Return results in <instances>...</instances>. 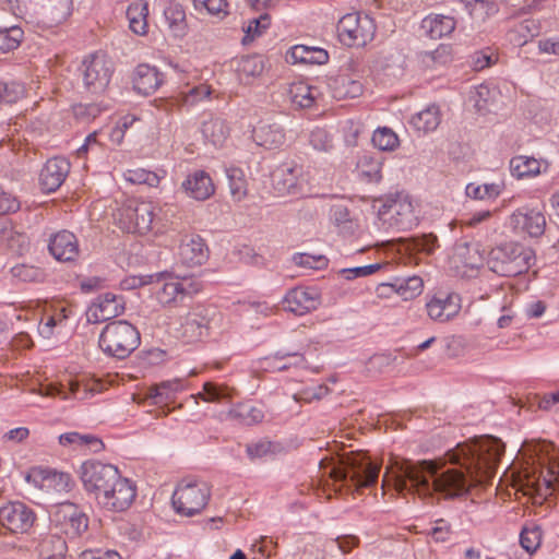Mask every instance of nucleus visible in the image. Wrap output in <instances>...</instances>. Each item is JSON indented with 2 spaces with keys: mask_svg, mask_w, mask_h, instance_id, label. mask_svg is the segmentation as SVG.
<instances>
[{
  "mask_svg": "<svg viewBox=\"0 0 559 559\" xmlns=\"http://www.w3.org/2000/svg\"><path fill=\"white\" fill-rule=\"evenodd\" d=\"M503 452L500 439L484 437L451 450L450 465L441 460L394 461L383 486L392 485L401 496L409 493L428 502L461 498L493 477Z\"/></svg>",
  "mask_w": 559,
  "mask_h": 559,
  "instance_id": "obj_1",
  "label": "nucleus"
},
{
  "mask_svg": "<svg viewBox=\"0 0 559 559\" xmlns=\"http://www.w3.org/2000/svg\"><path fill=\"white\" fill-rule=\"evenodd\" d=\"M523 464L519 472L527 493L547 498L559 489V449L548 441H525L520 450Z\"/></svg>",
  "mask_w": 559,
  "mask_h": 559,
  "instance_id": "obj_2",
  "label": "nucleus"
},
{
  "mask_svg": "<svg viewBox=\"0 0 559 559\" xmlns=\"http://www.w3.org/2000/svg\"><path fill=\"white\" fill-rule=\"evenodd\" d=\"M322 477L333 480L334 491L355 492L360 488L370 487L378 480L380 465L362 453L343 455L336 462H320Z\"/></svg>",
  "mask_w": 559,
  "mask_h": 559,
  "instance_id": "obj_3",
  "label": "nucleus"
},
{
  "mask_svg": "<svg viewBox=\"0 0 559 559\" xmlns=\"http://www.w3.org/2000/svg\"><path fill=\"white\" fill-rule=\"evenodd\" d=\"M535 261L531 248L518 242H506L492 248L488 253L487 265L501 276H518L525 273Z\"/></svg>",
  "mask_w": 559,
  "mask_h": 559,
  "instance_id": "obj_4",
  "label": "nucleus"
},
{
  "mask_svg": "<svg viewBox=\"0 0 559 559\" xmlns=\"http://www.w3.org/2000/svg\"><path fill=\"white\" fill-rule=\"evenodd\" d=\"M140 343V332L126 320L107 323L98 340L102 352L117 359L129 357L139 347Z\"/></svg>",
  "mask_w": 559,
  "mask_h": 559,
  "instance_id": "obj_5",
  "label": "nucleus"
},
{
  "mask_svg": "<svg viewBox=\"0 0 559 559\" xmlns=\"http://www.w3.org/2000/svg\"><path fill=\"white\" fill-rule=\"evenodd\" d=\"M151 284L163 307H177L202 288V284L192 277H177L166 272L152 275Z\"/></svg>",
  "mask_w": 559,
  "mask_h": 559,
  "instance_id": "obj_6",
  "label": "nucleus"
},
{
  "mask_svg": "<svg viewBox=\"0 0 559 559\" xmlns=\"http://www.w3.org/2000/svg\"><path fill=\"white\" fill-rule=\"evenodd\" d=\"M378 217L383 225L399 230H407L417 225V215L408 194L397 192L380 199Z\"/></svg>",
  "mask_w": 559,
  "mask_h": 559,
  "instance_id": "obj_7",
  "label": "nucleus"
},
{
  "mask_svg": "<svg viewBox=\"0 0 559 559\" xmlns=\"http://www.w3.org/2000/svg\"><path fill=\"white\" fill-rule=\"evenodd\" d=\"M211 498V486L203 480L185 478L173 493V506L177 513L193 516L200 513Z\"/></svg>",
  "mask_w": 559,
  "mask_h": 559,
  "instance_id": "obj_8",
  "label": "nucleus"
},
{
  "mask_svg": "<svg viewBox=\"0 0 559 559\" xmlns=\"http://www.w3.org/2000/svg\"><path fill=\"white\" fill-rule=\"evenodd\" d=\"M156 206L148 201L128 200L116 214L118 226L133 234H146L152 229Z\"/></svg>",
  "mask_w": 559,
  "mask_h": 559,
  "instance_id": "obj_9",
  "label": "nucleus"
},
{
  "mask_svg": "<svg viewBox=\"0 0 559 559\" xmlns=\"http://www.w3.org/2000/svg\"><path fill=\"white\" fill-rule=\"evenodd\" d=\"M340 41L347 47H362L373 39L376 25L369 15L348 13L337 23Z\"/></svg>",
  "mask_w": 559,
  "mask_h": 559,
  "instance_id": "obj_10",
  "label": "nucleus"
},
{
  "mask_svg": "<svg viewBox=\"0 0 559 559\" xmlns=\"http://www.w3.org/2000/svg\"><path fill=\"white\" fill-rule=\"evenodd\" d=\"M119 475L120 472L116 466L94 460L84 462L80 467L83 487L88 493L94 495L95 500L100 497L103 490L110 487V484Z\"/></svg>",
  "mask_w": 559,
  "mask_h": 559,
  "instance_id": "obj_11",
  "label": "nucleus"
},
{
  "mask_svg": "<svg viewBox=\"0 0 559 559\" xmlns=\"http://www.w3.org/2000/svg\"><path fill=\"white\" fill-rule=\"evenodd\" d=\"M52 524L69 538H78L88 528V516L73 502H62L51 513Z\"/></svg>",
  "mask_w": 559,
  "mask_h": 559,
  "instance_id": "obj_12",
  "label": "nucleus"
},
{
  "mask_svg": "<svg viewBox=\"0 0 559 559\" xmlns=\"http://www.w3.org/2000/svg\"><path fill=\"white\" fill-rule=\"evenodd\" d=\"M114 66L104 53H94L82 63L84 87L91 94H102L110 82Z\"/></svg>",
  "mask_w": 559,
  "mask_h": 559,
  "instance_id": "obj_13",
  "label": "nucleus"
},
{
  "mask_svg": "<svg viewBox=\"0 0 559 559\" xmlns=\"http://www.w3.org/2000/svg\"><path fill=\"white\" fill-rule=\"evenodd\" d=\"M135 497L136 486L120 474L108 489L103 490L96 502L108 511L122 512L130 508Z\"/></svg>",
  "mask_w": 559,
  "mask_h": 559,
  "instance_id": "obj_14",
  "label": "nucleus"
},
{
  "mask_svg": "<svg viewBox=\"0 0 559 559\" xmlns=\"http://www.w3.org/2000/svg\"><path fill=\"white\" fill-rule=\"evenodd\" d=\"M484 254L485 250L479 242L461 241L454 247L451 264L459 275L471 277L484 265Z\"/></svg>",
  "mask_w": 559,
  "mask_h": 559,
  "instance_id": "obj_15",
  "label": "nucleus"
},
{
  "mask_svg": "<svg viewBox=\"0 0 559 559\" xmlns=\"http://www.w3.org/2000/svg\"><path fill=\"white\" fill-rule=\"evenodd\" d=\"M35 521V512L23 502H8L0 508V525L12 534L29 532Z\"/></svg>",
  "mask_w": 559,
  "mask_h": 559,
  "instance_id": "obj_16",
  "label": "nucleus"
},
{
  "mask_svg": "<svg viewBox=\"0 0 559 559\" xmlns=\"http://www.w3.org/2000/svg\"><path fill=\"white\" fill-rule=\"evenodd\" d=\"M509 226L513 233L519 236L536 238L542 236L545 231L546 217L544 213L537 209L522 206L510 215Z\"/></svg>",
  "mask_w": 559,
  "mask_h": 559,
  "instance_id": "obj_17",
  "label": "nucleus"
},
{
  "mask_svg": "<svg viewBox=\"0 0 559 559\" xmlns=\"http://www.w3.org/2000/svg\"><path fill=\"white\" fill-rule=\"evenodd\" d=\"M461 297L454 292L438 290L428 297L426 311L428 317L437 322H448L455 318L461 310Z\"/></svg>",
  "mask_w": 559,
  "mask_h": 559,
  "instance_id": "obj_18",
  "label": "nucleus"
},
{
  "mask_svg": "<svg viewBox=\"0 0 559 559\" xmlns=\"http://www.w3.org/2000/svg\"><path fill=\"white\" fill-rule=\"evenodd\" d=\"M283 305L285 310L304 316L319 307L320 293L313 287H296L287 293Z\"/></svg>",
  "mask_w": 559,
  "mask_h": 559,
  "instance_id": "obj_19",
  "label": "nucleus"
},
{
  "mask_svg": "<svg viewBox=\"0 0 559 559\" xmlns=\"http://www.w3.org/2000/svg\"><path fill=\"white\" fill-rule=\"evenodd\" d=\"M124 310V302L121 296L112 293L99 295L88 307L86 316L90 322L96 323L107 321L120 316Z\"/></svg>",
  "mask_w": 559,
  "mask_h": 559,
  "instance_id": "obj_20",
  "label": "nucleus"
},
{
  "mask_svg": "<svg viewBox=\"0 0 559 559\" xmlns=\"http://www.w3.org/2000/svg\"><path fill=\"white\" fill-rule=\"evenodd\" d=\"M274 189L281 194H298L304 190L302 168L284 164L273 173Z\"/></svg>",
  "mask_w": 559,
  "mask_h": 559,
  "instance_id": "obj_21",
  "label": "nucleus"
},
{
  "mask_svg": "<svg viewBox=\"0 0 559 559\" xmlns=\"http://www.w3.org/2000/svg\"><path fill=\"white\" fill-rule=\"evenodd\" d=\"M70 168V162L64 157H53L48 159L39 175V181L43 190L46 192H53L60 188L69 175Z\"/></svg>",
  "mask_w": 559,
  "mask_h": 559,
  "instance_id": "obj_22",
  "label": "nucleus"
},
{
  "mask_svg": "<svg viewBox=\"0 0 559 559\" xmlns=\"http://www.w3.org/2000/svg\"><path fill=\"white\" fill-rule=\"evenodd\" d=\"M181 189L187 197L198 201L207 200L215 192L211 176L202 169L189 174L182 181Z\"/></svg>",
  "mask_w": 559,
  "mask_h": 559,
  "instance_id": "obj_23",
  "label": "nucleus"
},
{
  "mask_svg": "<svg viewBox=\"0 0 559 559\" xmlns=\"http://www.w3.org/2000/svg\"><path fill=\"white\" fill-rule=\"evenodd\" d=\"M180 261L188 266L202 265L209 257L205 241L199 235H185L179 246Z\"/></svg>",
  "mask_w": 559,
  "mask_h": 559,
  "instance_id": "obj_24",
  "label": "nucleus"
},
{
  "mask_svg": "<svg viewBox=\"0 0 559 559\" xmlns=\"http://www.w3.org/2000/svg\"><path fill=\"white\" fill-rule=\"evenodd\" d=\"M49 251L58 260L69 262L79 255V245L74 234L62 230L55 234L49 241Z\"/></svg>",
  "mask_w": 559,
  "mask_h": 559,
  "instance_id": "obj_25",
  "label": "nucleus"
},
{
  "mask_svg": "<svg viewBox=\"0 0 559 559\" xmlns=\"http://www.w3.org/2000/svg\"><path fill=\"white\" fill-rule=\"evenodd\" d=\"M252 139L257 145L273 150L284 144L285 133L278 123L260 121L252 130Z\"/></svg>",
  "mask_w": 559,
  "mask_h": 559,
  "instance_id": "obj_26",
  "label": "nucleus"
},
{
  "mask_svg": "<svg viewBox=\"0 0 559 559\" xmlns=\"http://www.w3.org/2000/svg\"><path fill=\"white\" fill-rule=\"evenodd\" d=\"M163 83V74L155 67L139 64L134 71L133 87L142 95H151Z\"/></svg>",
  "mask_w": 559,
  "mask_h": 559,
  "instance_id": "obj_27",
  "label": "nucleus"
},
{
  "mask_svg": "<svg viewBox=\"0 0 559 559\" xmlns=\"http://www.w3.org/2000/svg\"><path fill=\"white\" fill-rule=\"evenodd\" d=\"M424 282L418 276H411L403 280H395L393 283H382L377 287L378 296H383L384 289H391L404 300L418 296L423 290Z\"/></svg>",
  "mask_w": 559,
  "mask_h": 559,
  "instance_id": "obj_28",
  "label": "nucleus"
},
{
  "mask_svg": "<svg viewBox=\"0 0 559 559\" xmlns=\"http://www.w3.org/2000/svg\"><path fill=\"white\" fill-rule=\"evenodd\" d=\"M329 87L333 98L352 99L362 94V84L349 75H338L330 80Z\"/></svg>",
  "mask_w": 559,
  "mask_h": 559,
  "instance_id": "obj_29",
  "label": "nucleus"
},
{
  "mask_svg": "<svg viewBox=\"0 0 559 559\" xmlns=\"http://www.w3.org/2000/svg\"><path fill=\"white\" fill-rule=\"evenodd\" d=\"M456 26L452 16L442 14H430L421 22V28L431 39H439L450 35Z\"/></svg>",
  "mask_w": 559,
  "mask_h": 559,
  "instance_id": "obj_30",
  "label": "nucleus"
},
{
  "mask_svg": "<svg viewBox=\"0 0 559 559\" xmlns=\"http://www.w3.org/2000/svg\"><path fill=\"white\" fill-rule=\"evenodd\" d=\"M148 5L144 0L132 2L127 9V19L129 28L136 35H145L147 33Z\"/></svg>",
  "mask_w": 559,
  "mask_h": 559,
  "instance_id": "obj_31",
  "label": "nucleus"
},
{
  "mask_svg": "<svg viewBox=\"0 0 559 559\" xmlns=\"http://www.w3.org/2000/svg\"><path fill=\"white\" fill-rule=\"evenodd\" d=\"M437 246L438 239L432 234L400 239V250L411 255L415 253L431 254Z\"/></svg>",
  "mask_w": 559,
  "mask_h": 559,
  "instance_id": "obj_32",
  "label": "nucleus"
},
{
  "mask_svg": "<svg viewBox=\"0 0 559 559\" xmlns=\"http://www.w3.org/2000/svg\"><path fill=\"white\" fill-rule=\"evenodd\" d=\"M59 443L63 447L87 448L94 453H98L105 448L104 442L98 437L90 433L82 435L75 431L60 435Z\"/></svg>",
  "mask_w": 559,
  "mask_h": 559,
  "instance_id": "obj_33",
  "label": "nucleus"
},
{
  "mask_svg": "<svg viewBox=\"0 0 559 559\" xmlns=\"http://www.w3.org/2000/svg\"><path fill=\"white\" fill-rule=\"evenodd\" d=\"M201 132L209 143L222 146L229 135V128L225 120L211 118L202 123Z\"/></svg>",
  "mask_w": 559,
  "mask_h": 559,
  "instance_id": "obj_34",
  "label": "nucleus"
},
{
  "mask_svg": "<svg viewBox=\"0 0 559 559\" xmlns=\"http://www.w3.org/2000/svg\"><path fill=\"white\" fill-rule=\"evenodd\" d=\"M183 389L180 379L163 381L148 388L146 399L152 400L153 404L166 403L175 397V394Z\"/></svg>",
  "mask_w": 559,
  "mask_h": 559,
  "instance_id": "obj_35",
  "label": "nucleus"
},
{
  "mask_svg": "<svg viewBox=\"0 0 559 559\" xmlns=\"http://www.w3.org/2000/svg\"><path fill=\"white\" fill-rule=\"evenodd\" d=\"M441 122V112L438 106L430 105L414 115L411 124L423 133L435 131Z\"/></svg>",
  "mask_w": 559,
  "mask_h": 559,
  "instance_id": "obj_36",
  "label": "nucleus"
},
{
  "mask_svg": "<svg viewBox=\"0 0 559 559\" xmlns=\"http://www.w3.org/2000/svg\"><path fill=\"white\" fill-rule=\"evenodd\" d=\"M317 87H312L305 82H295L289 85L287 95L296 107L310 108L317 98Z\"/></svg>",
  "mask_w": 559,
  "mask_h": 559,
  "instance_id": "obj_37",
  "label": "nucleus"
},
{
  "mask_svg": "<svg viewBox=\"0 0 559 559\" xmlns=\"http://www.w3.org/2000/svg\"><path fill=\"white\" fill-rule=\"evenodd\" d=\"M540 160L530 156H514L510 160V170L512 176L518 179L535 177L542 171Z\"/></svg>",
  "mask_w": 559,
  "mask_h": 559,
  "instance_id": "obj_38",
  "label": "nucleus"
},
{
  "mask_svg": "<svg viewBox=\"0 0 559 559\" xmlns=\"http://www.w3.org/2000/svg\"><path fill=\"white\" fill-rule=\"evenodd\" d=\"M67 549L66 540L58 535H49L38 545L40 559H64Z\"/></svg>",
  "mask_w": 559,
  "mask_h": 559,
  "instance_id": "obj_39",
  "label": "nucleus"
},
{
  "mask_svg": "<svg viewBox=\"0 0 559 559\" xmlns=\"http://www.w3.org/2000/svg\"><path fill=\"white\" fill-rule=\"evenodd\" d=\"M165 19L175 36L181 37L186 34L187 22L183 7L178 2H169L164 10Z\"/></svg>",
  "mask_w": 559,
  "mask_h": 559,
  "instance_id": "obj_40",
  "label": "nucleus"
},
{
  "mask_svg": "<svg viewBox=\"0 0 559 559\" xmlns=\"http://www.w3.org/2000/svg\"><path fill=\"white\" fill-rule=\"evenodd\" d=\"M539 34V23L526 19L518 24L509 34L510 41L516 46H524L528 40Z\"/></svg>",
  "mask_w": 559,
  "mask_h": 559,
  "instance_id": "obj_41",
  "label": "nucleus"
},
{
  "mask_svg": "<svg viewBox=\"0 0 559 559\" xmlns=\"http://www.w3.org/2000/svg\"><path fill=\"white\" fill-rule=\"evenodd\" d=\"M228 415L247 426L261 423L264 418L262 408L251 404L237 405L235 408L229 411Z\"/></svg>",
  "mask_w": 559,
  "mask_h": 559,
  "instance_id": "obj_42",
  "label": "nucleus"
},
{
  "mask_svg": "<svg viewBox=\"0 0 559 559\" xmlns=\"http://www.w3.org/2000/svg\"><path fill=\"white\" fill-rule=\"evenodd\" d=\"M290 58L294 62L323 63L328 59V53L322 49L298 45L292 48Z\"/></svg>",
  "mask_w": 559,
  "mask_h": 559,
  "instance_id": "obj_43",
  "label": "nucleus"
},
{
  "mask_svg": "<svg viewBox=\"0 0 559 559\" xmlns=\"http://www.w3.org/2000/svg\"><path fill=\"white\" fill-rule=\"evenodd\" d=\"M331 218L340 233L353 235L357 228L356 222L350 217L349 211L344 205H335L331 210Z\"/></svg>",
  "mask_w": 559,
  "mask_h": 559,
  "instance_id": "obj_44",
  "label": "nucleus"
},
{
  "mask_svg": "<svg viewBox=\"0 0 559 559\" xmlns=\"http://www.w3.org/2000/svg\"><path fill=\"white\" fill-rule=\"evenodd\" d=\"M227 178L233 200L236 202L242 201L248 193L247 180L242 170L238 168H230L227 170Z\"/></svg>",
  "mask_w": 559,
  "mask_h": 559,
  "instance_id": "obj_45",
  "label": "nucleus"
},
{
  "mask_svg": "<svg viewBox=\"0 0 559 559\" xmlns=\"http://www.w3.org/2000/svg\"><path fill=\"white\" fill-rule=\"evenodd\" d=\"M304 358L298 353H276L274 356H270L263 359L265 368H272L275 370H285L293 365L302 362Z\"/></svg>",
  "mask_w": 559,
  "mask_h": 559,
  "instance_id": "obj_46",
  "label": "nucleus"
},
{
  "mask_svg": "<svg viewBox=\"0 0 559 559\" xmlns=\"http://www.w3.org/2000/svg\"><path fill=\"white\" fill-rule=\"evenodd\" d=\"M23 31L19 26L0 28V52H9L16 49L23 38Z\"/></svg>",
  "mask_w": 559,
  "mask_h": 559,
  "instance_id": "obj_47",
  "label": "nucleus"
},
{
  "mask_svg": "<svg viewBox=\"0 0 559 559\" xmlns=\"http://www.w3.org/2000/svg\"><path fill=\"white\" fill-rule=\"evenodd\" d=\"M500 192L501 186L498 183H469L466 186V195L476 200L493 199L498 197Z\"/></svg>",
  "mask_w": 559,
  "mask_h": 559,
  "instance_id": "obj_48",
  "label": "nucleus"
},
{
  "mask_svg": "<svg viewBox=\"0 0 559 559\" xmlns=\"http://www.w3.org/2000/svg\"><path fill=\"white\" fill-rule=\"evenodd\" d=\"M373 145L380 151H393L399 145V138L389 128H379L372 135Z\"/></svg>",
  "mask_w": 559,
  "mask_h": 559,
  "instance_id": "obj_49",
  "label": "nucleus"
},
{
  "mask_svg": "<svg viewBox=\"0 0 559 559\" xmlns=\"http://www.w3.org/2000/svg\"><path fill=\"white\" fill-rule=\"evenodd\" d=\"M358 170L361 177L368 181L381 179V164L370 156H362L358 162Z\"/></svg>",
  "mask_w": 559,
  "mask_h": 559,
  "instance_id": "obj_50",
  "label": "nucleus"
},
{
  "mask_svg": "<svg viewBox=\"0 0 559 559\" xmlns=\"http://www.w3.org/2000/svg\"><path fill=\"white\" fill-rule=\"evenodd\" d=\"M126 180L136 185H147L150 187H156L159 183V177L157 174L143 169H129L124 173Z\"/></svg>",
  "mask_w": 559,
  "mask_h": 559,
  "instance_id": "obj_51",
  "label": "nucleus"
},
{
  "mask_svg": "<svg viewBox=\"0 0 559 559\" xmlns=\"http://www.w3.org/2000/svg\"><path fill=\"white\" fill-rule=\"evenodd\" d=\"M198 11H205L211 15L224 17L228 14L227 0H193Z\"/></svg>",
  "mask_w": 559,
  "mask_h": 559,
  "instance_id": "obj_52",
  "label": "nucleus"
},
{
  "mask_svg": "<svg viewBox=\"0 0 559 559\" xmlns=\"http://www.w3.org/2000/svg\"><path fill=\"white\" fill-rule=\"evenodd\" d=\"M542 532L539 527L523 528L520 535V544L528 554H534L540 546Z\"/></svg>",
  "mask_w": 559,
  "mask_h": 559,
  "instance_id": "obj_53",
  "label": "nucleus"
},
{
  "mask_svg": "<svg viewBox=\"0 0 559 559\" xmlns=\"http://www.w3.org/2000/svg\"><path fill=\"white\" fill-rule=\"evenodd\" d=\"M73 10V0H50L51 21L59 24L64 22Z\"/></svg>",
  "mask_w": 559,
  "mask_h": 559,
  "instance_id": "obj_54",
  "label": "nucleus"
},
{
  "mask_svg": "<svg viewBox=\"0 0 559 559\" xmlns=\"http://www.w3.org/2000/svg\"><path fill=\"white\" fill-rule=\"evenodd\" d=\"M270 23L271 19L267 13H262L258 17H253L248 22V25L245 28V38L253 40L257 36L261 35L270 26Z\"/></svg>",
  "mask_w": 559,
  "mask_h": 559,
  "instance_id": "obj_55",
  "label": "nucleus"
},
{
  "mask_svg": "<svg viewBox=\"0 0 559 559\" xmlns=\"http://www.w3.org/2000/svg\"><path fill=\"white\" fill-rule=\"evenodd\" d=\"M247 454L251 461L263 459L274 453V445L271 441L262 439L247 444Z\"/></svg>",
  "mask_w": 559,
  "mask_h": 559,
  "instance_id": "obj_56",
  "label": "nucleus"
},
{
  "mask_svg": "<svg viewBox=\"0 0 559 559\" xmlns=\"http://www.w3.org/2000/svg\"><path fill=\"white\" fill-rule=\"evenodd\" d=\"M11 272L14 277L23 282H37L43 278L41 270L33 265H15L12 267Z\"/></svg>",
  "mask_w": 559,
  "mask_h": 559,
  "instance_id": "obj_57",
  "label": "nucleus"
},
{
  "mask_svg": "<svg viewBox=\"0 0 559 559\" xmlns=\"http://www.w3.org/2000/svg\"><path fill=\"white\" fill-rule=\"evenodd\" d=\"M203 389L204 402H219L221 400L230 397V392L226 386L218 385L214 382H205Z\"/></svg>",
  "mask_w": 559,
  "mask_h": 559,
  "instance_id": "obj_58",
  "label": "nucleus"
},
{
  "mask_svg": "<svg viewBox=\"0 0 559 559\" xmlns=\"http://www.w3.org/2000/svg\"><path fill=\"white\" fill-rule=\"evenodd\" d=\"M212 90L209 85L199 84L186 92H181L186 105H194L204 98L210 97Z\"/></svg>",
  "mask_w": 559,
  "mask_h": 559,
  "instance_id": "obj_59",
  "label": "nucleus"
},
{
  "mask_svg": "<svg viewBox=\"0 0 559 559\" xmlns=\"http://www.w3.org/2000/svg\"><path fill=\"white\" fill-rule=\"evenodd\" d=\"M309 141L314 150L321 152H328L333 146L330 134L324 129L320 128L311 131Z\"/></svg>",
  "mask_w": 559,
  "mask_h": 559,
  "instance_id": "obj_60",
  "label": "nucleus"
},
{
  "mask_svg": "<svg viewBox=\"0 0 559 559\" xmlns=\"http://www.w3.org/2000/svg\"><path fill=\"white\" fill-rule=\"evenodd\" d=\"M263 69V61L259 57H245L239 63L238 71L247 76H257Z\"/></svg>",
  "mask_w": 559,
  "mask_h": 559,
  "instance_id": "obj_61",
  "label": "nucleus"
},
{
  "mask_svg": "<svg viewBox=\"0 0 559 559\" xmlns=\"http://www.w3.org/2000/svg\"><path fill=\"white\" fill-rule=\"evenodd\" d=\"M329 393V389L325 385H318L311 389H305L294 395V399L298 402L311 403L323 399Z\"/></svg>",
  "mask_w": 559,
  "mask_h": 559,
  "instance_id": "obj_62",
  "label": "nucleus"
},
{
  "mask_svg": "<svg viewBox=\"0 0 559 559\" xmlns=\"http://www.w3.org/2000/svg\"><path fill=\"white\" fill-rule=\"evenodd\" d=\"M395 358L389 354H377L369 358L367 370L372 373H380L393 364Z\"/></svg>",
  "mask_w": 559,
  "mask_h": 559,
  "instance_id": "obj_63",
  "label": "nucleus"
},
{
  "mask_svg": "<svg viewBox=\"0 0 559 559\" xmlns=\"http://www.w3.org/2000/svg\"><path fill=\"white\" fill-rule=\"evenodd\" d=\"M381 267H382V264L374 263V264H369V265H365V266L344 269L341 272L345 276L346 280H353L356 277H364V276L371 275V274L376 273L377 271H379Z\"/></svg>",
  "mask_w": 559,
  "mask_h": 559,
  "instance_id": "obj_64",
  "label": "nucleus"
}]
</instances>
